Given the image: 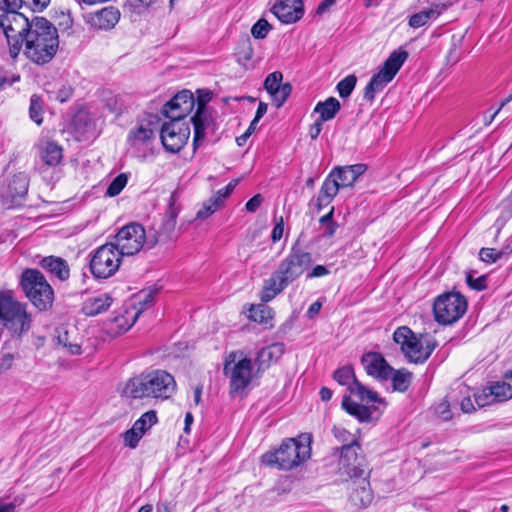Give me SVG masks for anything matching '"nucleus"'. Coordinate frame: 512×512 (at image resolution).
Listing matches in <instances>:
<instances>
[{"label": "nucleus", "mask_w": 512, "mask_h": 512, "mask_svg": "<svg viewBox=\"0 0 512 512\" xmlns=\"http://www.w3.org/2000/svg\"><path fill=\"white\" fill-rule=\"evenodd\" d=\"M329 274V270L324 265H316L306 275L307 279L323 277Z\"/></svg>", "instance_id": "338daca9"}, {"label": "nucleus", "mask_w": 512, "mask_h": 512, "mask_svg": "<svg viewBox=\"0 0 512 512\" xmlns=\"http://www.w3.org/2000/svg\"><path fill=\"white\" fill-rule=\"evenodd\" d=\"M32 322L26 303L7 293H0V326L6 329L12 338H22L30 331Z\"/></svg>", "instance_id": "39448f33"}, {"label": "nucleus", "mask_w": 512, "mask_h": 512, "mask_svg": "<svg viewBox=\"0 0 512 512\" xmlns=\"http://www.w3.org/2000/svg\"><path fill=\"white\" fill-rule=\"evenodd\" d=\"M195 106L193 94L188 90L177 93L162 108V113L170 120H181L189 115Z\"/></svg>", "instance_id": "dca6fc26"}, {"label": "nucleus", "mask_w": 512, "mask_h": 512, "mask_svg": "<svg viewBox=\"0 0 512 512\" xmlns=\"http://www.w3.org/2000/svg\"><path fill=\"white\" fill-rule=\"evenodd\" d=\"M272 12L282 23L291 24L303 17L304 4L302 0H277Z\"/></svg>", "instance_id": "6ab92c4d"}, {"label": "nucleus", "mask_w": 512, "mask_h": 512, "mask_svg": "<svg viewBox=\"0 0 512 512\" xmlns=\"http://www.w3.org/2000/svg\"><path fill=\"white\" fill-rule=\"evenodd\" d=\"M144 227L139 223H129L123 226L114 236L112 244L123 256H133L139 253L145 244L149 247Z\"/></svg>", "instance_id": "9b49d317"}, {"label": "nucleus", "mask_w": 512, "mask_h": 512, "mask_svg": "<svg viewBox=\"0 0 512 512\" xmlns=\"http://www.w3.org/2000/svg\"><path fill=\"white\" fill-rule=\"evenodd\" d=\"M128 181L127 176L124 173L119 174L116 176L112 182L109 184L105 195L108 197H115L121 193V191L124 189Z\"/></svg>", "instance_id": "de8ad7c7"}, {"label": "nucleus", "mask_w": 512, "mask_h": 512, "mask_svg": "<svg viewBox=\"0 0 512 512\" xmlns=\"http://www.w3.org/2000/svg\"><path fill=\"white\" fill-rule=\"evenodd\" d=\"M271 29L272 26L268 21L261 18L252 26L251 34L256 39H264Z\"/></svg>", "instance_id": "09e8293b"}, {"label": "nucleus", "mask_w": 512, "mask_h": 512, "mask_svg": "<svg viewBox=\"0 0 512 512\" xmlns=\"http://www.w3.org/2000/svg\"><path fill=\"white\" fill-rule=\"evenodd\" d=\"M157 422V415L154 410L142 414V416L133 424L134 430H138L142 435Z\"/></svg>", "instance_id": "c03bdc74"}, {"label": "nucleus", "mask_w": 512, "mask_h": 512, "mask_svg": "<svg viewBox=\"0 0 512 512\" xmlns=\"http://www.w3.org/2000/svg\"><path fill=\"white\" fill-rule=\"evenodd\" d=\"M181 210L180 192L175 190L171 193L167 209L165 211L161 226L156 235L149 241V248L157 243H165L176 238V221Z\"/></svg>", "instance_id": "f8f14e48"}, {"label": "nucleus", "mask_w": 512, "mask_h": 512, "mask_svg": "<svg viewBox=\"0 0 512 512\" xmlns=\"http://www.w3.org/2000/svg\"><path fill=\"white\" fill-rule=\"evenodd\" d=\"M340 102L335 97H329L323 102H318L314 108V112L320 115L321 121L332 120L340 111Z\"/></svg>", "instance_id": "7c9ffc66"}, {"label": "nucleus", "mask_w": 512, "mask_h": 512, "mask_svg": "<svg viewBox=\"0 0 512 512\" xmlns=\"http://www.w3.org/2000/svg\"><path fill=\"white\" fill-rule=\"evenodd\" d=\"M283 232H284V220H283V217L281 216L278 219L275 218V226L271 233L272 242H274V243L278 242L282 238Z\"/></svg>", "instance_id": "bf43d9fd"}, {"label": "nucleus", "mask_w": 512, "mask_h": 512, "mask_svg": "<svg viewBox=\"0 0 512 512\" xmlns=\"http://www.w3.org/2000/svg\"><path fill=\"white\" fill-rule=\"evenodd\" d=\"M28 179L23 174L13 176L8 184V197L13 203L23 199L28 192Z\"/></svg>", "instance_id": "c756f323"}, {"label": "nucleus", "mask_w": 512, "mask_h": 512, "mask_svg": "<svg viewBox=\"0 0 512 512\" xmlns=\"http://www.w3.org/2000/svg\"><path fill=\"white\" fill-rule=\"evenodd\" d=\"M15 355L10 352H2L0 357V375L10 370L13 366Z\"/></svg>", "instance_id": "6e6d98bb"}, {"label": "nucleus", "mask_w": 512, "mask_h": 512, "mask_svg": "<svg viewBox=\"0 0 512 512\" xmlns=\"http://www.w3.org/2000/svg\"><path fill=\"white\" fill-rule=\"evenodd\" d=\"M20 286L31 304L39 311H47L52 307L54 290L39 270L25 269L20 277Z\"/></svg>", "instance_id": "0eeeda50"}, {"label": "nucleus", "mask_w": 512, "mask_h": 512, "mask_svg": "<svg viewBox=\"0 0 512 512\" xmlns=\"http://www.w3.org/2000/svg\"><path fill=\"white\" fill-rule=\"evenodd\" d=\"M43 102L39 95L33 94L30 97L29 116L32 121L37 125H41L43 122Z\"/></svg>", "instance_id": "37998d69"}, {"label": "nucleus", "mask_w": 512, "mask_h": 512, "mask_svg": "<svg viewBox=\"0 0 512 512\" xmlns=\"http://www.w3.org/2000/svg\"><path fill=\"white\" fill-rule=\"evenodd\" d=\"M392 387L395 391L405 392L412 381V373L406 369L395 370L392 367L391 376Z\"/></svg>", "instance_id": "473e14b6"}, {"label": "nucleus", "mask_w": 512, "mask_h": 512, "mask_svg": "<svg viewBox=\"0 0 512 512\" xmlns=\"http://www.w3.org/2000/svg\"><path fill=\"white\" fill-rule=\"evenodd\" d=\"M137 318L138 313L131 316L127 311H125V313L117 314L113 318L107 320L105 322V330L110 336L116 337L128 331Z\"/></svg>", "instance_id": "4be33fe9"}, {"label": "nucleus", "mask_w": 512, "mask_h": 512, "mask_svg": "<svg viewBox=\"0 0 512 512\" xmlns=\"http://www.w3.org/2000/svg\"><path fill=\"white\" fill-rule=\"evenodd\" d=\"M393 80L392 77L387 76L386 73H384L381 69L378 73L374 74L370 81L374 82L380 90H383L388 83H390Z\"/></svg>", "instance_id": "13d9d810"}, {"label": "nucleus", "mask_w": 512, "mask_h": 512, "mask_svg": "<svg viewBox=\"0 0 512 512\" xmlns=\"http://www.w3.org/2000/svg\"><path fill=\"white\" fill-rule=\"evenodd\" d=\"M342 407L347 413L356 417L360 422H367L371 419V411L367 406L353 401L349 396L342 399Z\"/></svg>", "instance_id": "2f4dec72"}, {"label": "nucleus", "mask_w": 512, "mask_h": 512, "mask_svg": "<svg viewBox=\"0 0 512 512\" xmlns=\"http://www.w3.org/2000/svg\"><path fill=\"white\" fill-rule=\"evenodd\" d=\"M408 56V52L402 48L393 51L383 63L381 70L386 73L387 76L394 78Z\"/></svg>", "instance_id": "c85d7f7f"}, {"label": "nucleus", "mask_w": 512, "mask_h": 512, "mask_svg": "<svg viewBox=\"0 0 512 512\" xmlns=\"http://www.w3.org/2000/svg\"><path fill=\"white\" fill-rule=\"evenodd\" d=\"M42 160L49 166H56L62 159V148L55 142H48L41 152Z\"/></svg>", "instance_id": "c9c22d12"}, {"label": "nucleus", "mask_w": 512, "mask_h": 512, "mask_svg": "<svg viewBox=\"0 0 512 512\" xmlns=\"http://www.w3.org/2000/svg\"><path fill=\"white\" fill-rule=\"evenodd\" d=\"M24 55L37 65L49 63L59 48L57 28L43 17H34V28L23 42Z\"/></svg>", "instance_id": "f03ea898"}, {"label": "nucleus", "mask_w": 512, "mask_h": 512, "mask_svg": "<svg viewBox=\"0 0 512 512\" xmlns=\"http://www.w3.org/2000/svg\"><path fill=\"white\" fill-rule=\"evenodd\" d=\"M262 202H263L262 195L256 194L247 201L245 208L248 212L254 213L261 206Z\"/></svg>", "instance_id": "69168bd1"}, {"label": "nucleus", "mask_w": 512, "mask_h": 512, "mask_svg": "<svg viewBox=\"0 0 512 512\" xmlns=\"http://www.w3.org/2000/svg\"><path fill=\"white\" fill-rule=\"evenodd\" d=\"M190 136L189 124L181 120H170L161 128L160 138L164 149L171 153L179 152Z\"/></svg>", "instance_id": "4468645a"}, {"label": "nucleus", "mask_w": 512, "mask_h": 512, "mask_svg": "<svg viewBox=\"0 0 512 512\" xmlns=\"http://www.w3.org/2000/svg\"><path fill=\"white\" fill-rule=\"evenodd\" d=\"M222 205L223 202L217 199L216 195L214 194L206 202L203 203L202 208L196 214V218L201 220L206 219L218 209H220Z\"/></svg>", "instance_id": "79ce46f5"}, {"label": "nucleus", "mask_w": 512, "mask_h": 512, "mask_svg": "<svg viewBox=\"0 0 512 512\" xmlns=\"http://www.w3.org/2000/svg\"><path fill=\"white\" fill-rule=\"evenodd\" d=\"M339 189L340 188L339 185L337 184V181L333 179V176H330L329 174L325 178L317 198L314 201H312L317 212L321 211L323 208L327 207L332 202L334 197L337 195Z\"/></svg>", "instance_id": "5701e85b"}, {"label": "nucleus", "mask_w": 512, "mask_h": 512, "mask_svg": "<svg viewBox=\"0 0 512 512\" xmlns=\"http://www.w3.org/2000/svg\"><path fill=\"white\" fill-rule=\"evenodd\" d=\"M73 95V88L70 85H63L56 93L55 98L61 103L66 102Z\"/></svg>", "instance_id": "0e129e2a"}, {"label": "nucleus", "mask_w": 512, "mask_h": 512, "mask_svg": "<svg viewBox=\"0 0 512 512\" xmlns=\"http://www.w3.org/2000/svg\"><path fill=\"white\" fill-rule=\"evenodd\" d=\"M361 363L369 376H372L379 381L389 380L392 367L388 364L381 353L367 352L363 354Z\"/></svg>", "instance_id": "a211bd4d"}, {"label": "nucleus", "mask_w": 512, "mask_h": 512, "mask_svg": "<svg viewBox=\"0 0 512 512\" xmlns=\"http://www.w3.org/2000/svg\"><path fill=\"white\" fill-rule=\"evenodd\" d=\"M310 444L311 437L308 434H301L297 438H286L277 449L264 453L261 461L269 467L291 470L310 458Z\"/></svg>", "instance_id": "7ed1b4c3"}, {"label": "nucleus", "mask_w": 512, "mask_h": 512, "mask_svg": "<svg viewBox=\"0 0 512 512\" xmlns=\"http://www.w3.org/2000/svg\"><path fill=\"white\" fill-rule=\"evenodd\" d=\"M352 491L350 493V500L354 505L359 507L368 506L373 500V494L369 487V482L365 479L353 481Z\"/></svg>", "instance_id": "bb28decb"}, {"label": "nucleus", "mask_w": 512, "mask_h": 512, "mask_svg": "<svg viewBox=\"0 0 512 512\" xmlns=\"http://www.w3.org/2000/svg\"><path fill=\"white\" fill-rule=\"evenodd\" d=\"M34 17L30 19L16 9L5 11L0 16V27L6 37L9 55L13 60L19 56L24 40L34 28Z\"/></svg>", "instance_id": "423d86ee"}, {"label": "nucleus", "mask_w": 512, "mask_h": 512, "mask_svg": "<svg viewBox=\"0 0 512 512\" xmlns=\"http://www.w3.org/2000/svg\"><path fill=\"white\" fill-rule=\"evenodd\" d=\"M349 392L359 397V399L363 402H382V399L379 398L378 394L375 391L368 389L359 381L354 382V385H352V388H350Z\"/></svg>", "instance_id": "e433bc0d"}, {"label": "nucleus", "mask_w": 512, "mask_h": 512, "mask_svg": "<svg viewBox=\"0 0 512 512\" xmlns=\"http://www.w3.org/2000/svg\"><path fill=\"white\" fill-rule=\"evenodd\" d=\"M112 302L113 298L106 293L90 297L83 303L82 312L86 316L93 317L107 311L112 305Z\"/></svg>", "instance_id": "393cba45"}, {"label": "nucleus", "mask_w": 512, "mask_h": 512, "mask_svg": "<svg viewBox=\"0 0 512 512\" xmlns=\"http://www.w3.org/2000/svg\"><path fill=\"white\" fill-rule=\"evenodd\" d=\"M361 445L356 439L351 442L343 444L340 449V464L347 468V472L356 475V468L359 465V451Z\"/></svg>", "instance_id": "412c9836"}, {"label": "nucleus", "mask_w": 512, "mask_h": 512, "mask_svg": "<svg viewBox=\"0 0 512 512\" xmlns=\"http://www.w3.org/2000/svg\"><path fill=\"white\" fill-rule=\"evenodd\" d=\"M237 62L245 68L251 67L254 56L252 43L248 37L242 39L236 49Z\"/></svg>", "instance_id": "72a5a7b5"}, {"label": "nucleus", "mask_w": 512, "mask_h": 512, "mask_svg": "<svg viewBox=\"0 0 512 512\" xmlns=\"http://www.w3.org/2000/svg\"><path fill=\"white\" fill-rule=\"evenodd\" d=\"M120 19V11L113 7H105L95 12L91 17V23L94 27L101 30L112 29Z\"/></svg>", "instance_id": "b1692460"}, {"label": "nucleus", "mask_w": 512, "mask_h": 512, "mask_svg": "<svg viewBox=\"0 0 512 512\" xmlns=\"http://www.w3.org/2000/svg\"><path fill=\"white\" fill-rule=\"evenodd\" d=\"M330 176H333V179L337 181L339 188L352 186L355 181V176H352L349 169L344 167H335L330 173Z\"/></svg>", "instance_id": "58836bf2"}, {"label": "nucleus", "mask_w": 512, "mask_h": 512, "mask_svg": "<svg viewBox=\"0 0 512 512\" xmlns=\"http://www.w3.org/2000/svg\"><path fill=\"white\" fill-rule=\"evenodd\" d=\"M445 9L444 4H432L429 9L413 14L409 18V25L412 28H420L427 24L429 20L436 19Z\"/></svg>", "instance_id": "cd10ccee"}, {"label": "nucleus", "mask_w": 512, "mask_h": 512, "mask_svg": "<svg viewBox=\"0 0 512 512\" xmlns=\"http://www.w3.org/2000/svg\"><path fill=\"white\" fill-rule=\"evenodd\" d=\"M282 80L283 74L280 71H274L264 81V88L270 94L277 109L284 105L292 92V85L289 82L282 83Z\"/></svg>", "instance_id": "f3484780"}, {"label": "nucleus", "mask_w": 512, "mask_h": 512, "mask_svg": "<svg viewBox=\"0 0 512 512\" xmlns=\"http://www.w3.org/2000/svg\"><path fill=\"white\" fill-rule=\"evenodd\" d=\"M466 283L471 289L476 291H482L487 287V276L481 275L475 278L473 272L469 271L466 274Z\"/></svg>", "instance_id": "8fccbe9b"}, {"label": "nucleus", "mask_w": 512, "mask_h": 512, "mask_svg": "<svg viewBox=\"0 0 512 512\" xmlns=\"http://www.w3.org/2000/svg\"><path fill=\"white\" fill-rule=\"evenodd\" d=\"M357 83L355 75H348L344 79L338 82L336 89L341 98H347L351 95Z\"/></svg>", "instance_id": "49530a36"}, {"label": "nucleus", "mask_w": 512, "mask_h": 512, "mask_svg": "<svg viewBox=\"0 0 512 512\" xmlns=\"http://www.w3.org/2000/svg\"><path fill=\"white\" fill-rule=\"evenodd\" d=\"M394 341L401 346L406 357L414 363L425 362L437 346V342L429 334L417 337L410 328L398 327L393 334Z\"/></svg>", "instance_id": "6e6552de"}, {"label": "nucleus", "mask_w": 512, "mask_h": 512, "mask_svg": "<svg viewBox=\"0 0 512 512\" xmlns=\"http://www.w3.org/2000/svg\"><path fill=\"white\" fill-rule=\"evenodd\" d=\"M249 317L254 322L268 324L272 320V310L263 304L252 306Z\"/></svg>", "instance_id": "a19ab883"}, {"label": "nucleus", "mask_w": 512, "mask_h": 512, "mask_svg": "<svg viewBox=\"0 0 512 512\" xmlns=\"http://www.w3.org/2000/svg\"><path fill=\"white\" fill-rule=\"evenodd\" d=\"M332 431L335 438L343 444H347L351 442L352 439H355L345 428L335 426Z\"/></svg>", "instance_id": "052dcab7"}, {"label": "nucleus", "mask_w": 512, "mask_h": 512, "mask_svg": "<svg viewBox=\"0 0 512 512\" xmlns=\"http://www.w3.org/2000/svg\"><path fill=\"white\" fill-rule=\"evenodd\" d=\"M490 394L496 402H504L512 398V387L506 382H496L490 385Z\"/></svg>", "instance_id": "ea45409f"}, {"label": "nucleus", "mask_w": 512, "mask_h": 512, "mask_svg": "<svg viewBox=\"0 0 512 512\" xmlns=\"http://www.w3.org/2000/svg\"><path fill=\"white\" fill-rule=\"evenodd\" d=\"M57 339L58 343L66 347L70 354H81V346L79 344H72L69 342V334L67 331L59 332Z\"/></svg>", "instance_id": "864d4df0"}, {"label": "nucleus", "mask_w": 512, "mask_h": 512, "mask_svg": "<svg viewBox=\"0 0 512 512\" xmlns=\"http://www.w3.org/2000/svg\"><path fill=\"white\" fill-rule=\"evenodd\" d=\"M333 378L336 380L340 385L347 386L348 390L350 391V388H352V385H354L355 381H358L356 379L354 370L352 366L346 365L338 368L333 373Z\"/></svg>", "instance_id": "4c0bfd02"}, {"label": "nucleus", "mask_w": 512, "mask_h": 512, "mask_svg": "<svg viewBox=\"0 0 512 512\" xmlns=\"http://www.w3.org/2000/svg\"><path fill=\"white\" fill-rule=\"evenodd\" d=\"M284 353V345L282 343H274L267 347L262 348L257 359L261 364H269L272 361H277Z\"/></svg>", "instance_id": "f704fd0d"}, {"label": "nucleus", "mask_w": 512, "mask_h": 512, "mask_svg": "<svg viewBox=\"0 0 512 512\" xmlns=\"http://www.w3.org/2000/svg\"><path fill=\"white\" fill-rule=\"evenodd\" d=\"M123 255L107 242L90 253L89 269L96 279H108L119 269Z\"/></svg>", "instance_id": "1a4fd4ad"}, {"label": "nucleus", "mask_w": 512, "mask_h": 512, "mask_svg": "<svg viewBox=\"0 0 512 512\" xmlns=\"http://www.w3.org/2000/svg\"><path fill=\"white\" fill-rule=\"evenodd\" d=\"M252 362L249 358H243L238 362L227 360L224 364V374L229 378L230 394H239L246 389L252 379Z\"/></svg>", "instance_id": "ddd939ff"}, {"label": "nucleus", "mask_w": 512, "mask_h": 512, "mask_svg": "<svg viewBox=\"0 0 512 512\" xmlns=\"http://www.w3.org/2000/svg\"><path fill=\"white\" fill-rule=\"evenodd\" d=\"M156 294L157 289H149L143 290L137 295L135 307H138V310L135 313H138V316L144 309L150 307L153 304Z\"/></svg>", "instance_id": "a18cd8bd"}, {"label": "nucleus", "mask_w": 512, "mask_h": 512, "mask_svg": "<svg viewBox=\"0 0 512 512\" xmlns=\"http://www.w3.org/2000/svg\"><path fill=\"white\" fill-rule=\"evenodd\" d=\"M40 266L51 275H54L61 281H65L69 278L70 269L67 262L55 256L44 257L40 261Z\"/></svg>", "instance_id": "a878e982"}, {"label": "nucleus", "mask_w": 512, "mask_h": 512, "mask_svg": "<svg viewBox=\"0 0 512 512\" xmlns=\"http://www.w3.org/2000/svg\"><path fill=\"white\" fill-rule=\"evenodd\" d=\"M435 411H436V414L438 415V417H440L441 419H443L445 421H448V420L452 419V413H451V410H450V404L445 399L442 400L437 405Z\"/></svg>", "instance_id": "4d7b16f0"}, {"label": "nucleus", "mask_w": 512, "mask_h": 512, "mask_svg": "<svg viewBox=\"0 0 512 512\" xmlns=\"http://www.w3.org/2000/svg\"><path fill=\"white\" fill-rule=\"evenodd\" d=\"M312 263V255L300 248L292 247L290 253L281 261L278 268L264 283L261 300L269 302L280 294L289 284L299 278Z\"/></svg>", "instance_id": "f257e3e1"}, {"label": "nucleus", "mask_w": 512, "mask_h": 512, "mask_svg": "<svg viewBox=\"0 0 512 512\" xmlns=\"http://www.w3.org/2000/svg\"><path fill=\"white\" fill-rule=\"evenodd\" d=\"M236 185H237V181L233 180V181L229 182L224 188L219 189L215 193L217 199H219L220 201L224 202V200L227 197H229L230 194L233 192V190L235 189Z\"/></svg>", "instance_id": "680f3d73"}, {"label": "nucleus", "mask_w": 512, "mask_h": 512, "mask_svg": "<svg viewBox=\"0 0 512 512\" xmlns=\"http://www.w3.org/2000/svg\"><path fill=\"white\" fill-rule=\"evenodd\" d=\"M504 250L497 251L494 248H482L479 252L480 259L487 263H494L505 254H508Z\"/></svg>", "instance_id": "3c124183"}, {"label": "nucleus", "mask_w": 512, "mask_h": 512, "mask_svg": "<svg viewBox=\"0 0 512 512\" xmlns=\"http://www.w3.org/2000/svg\"><path fill=\"white\" fill-rule=\"evenodd\" d=\"M381 91L382 90H380V88H378V86L374 82L369 81V83L366 85L364 89V99H366L369 102H373L376 94Z\"/></svg>", "instance_id": "e2e57ef3"}, {"label": "nucleus", "mask_w": 512, "mask_h": 512, "mask_svg": "<svg viewBox=\"0 0 512 512\" xmlns=\"http://www.w3.org/2000/svg\"><path fill=\"white\" fill-rule=\"evenodd\" d=\"M467 307V300L461 293H443L435 299L433 304L435 320L442 325H451L463 317Z\"/></svg>", "instance_id": "9d476101"}, {"label": "nucleus", "mask_w": 512, "mask_h": 512, "mask_svg": "<svg viewBox=\"0 0 512 512\" xmlns=\"http://www.w3.org/2000/svg\"><path fill=\"white\" fill-rule=\"evenodd\" d=\"M22 503L21 501H18L15 499L12 502H5L4 500L0 499V512H15V509L17 506H20Z\"/></svg>", "instance_id": "774afa93"}, {"label": "nucleus", "mask_w": 512, "mask_h": 512, "mask_svg": "<svg viewBox=\"0 0 512 512\" xmlns=\"http://www.w3.org/2000/svg\"><path fill=\"white\" fill-rule=\"evenodd\" d=\"M155 138V131L151 123H141L132 128L127 136V143L135 150L148 148Z\"/></svg>", "instance_id": "aec40b11"}, {"label": "nucleus", "mask_w": 512, "mask_h": 512, "mask_svg": "<svg viewBox=\"0 0 512 512\" xmlns=\"http://www.w3.org/2000/svg\"><path fill=\"white\" fill-rule=\"evenodd\" d=\"M211 100L209 91H198L197 109L190 121L194 127L193 147L196 150L200 147L205 138V130L210 126L212 117L207 111V103Z\"/></svg>", "instance_id": "2eb2a0df"}, {"label": "nucleus", "mask_w": 512, "mask_h": 512, "mask_svg": "<svg viewBox=\"0 0 512 512\" xmlns=\"http://www.w3.org/2000/svg\"><path fill=\"white\" fill-rule=\"evenodd\" d=\"M474 398L480 408L496 403L493 394H490V386L484 388L481 392L475 393Z\"/></svg>", "instance_id": "603ef678"}, {"label": "nucleus", "mask_w": 512, "mask_h": 512, "mask_svg": "<svg viewBox=\"0 0 512 512\" xmlns=\"http://www.w3.org/2000/svg\"><path fill=\"white\" fill-rule=\"evenodd\" d=\"M176 390L174 377L164 370L142 373L125 386V393L132 398L168 399Z\"/></svg>", "instance_id": "20e7f679"}, {"label": "nucleus", "mask_w": 512, "mask_h": 512, "mask_svg": "<svg viewBox=\"0 0 512 512\" xmlns=\"http://www.w3.org/2000/svg\"><path fill=\"white\" fill-rule=\"evenodd\" d=\"M143 435L138 431L134 430V426L127 430L124 434V441L130 448H135Z\"/></svg>", "instance_id": "5fc2aeb1"}]
</instances>
